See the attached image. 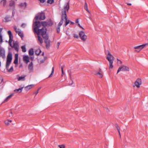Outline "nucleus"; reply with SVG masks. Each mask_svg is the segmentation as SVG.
I'll use <instances>...</instances> for the list:
<instances>
[{"instance_id": "nucleus-48", "label": "nucleus", "mask_w": 148, "mask_h": 148, "mask_svg": "<svg viewBox=\"0 0 148 148\" xmlns=\"http://www.w3.org/2000/svg\"><path fill=\"white\" fill-rule=\"evenodd\" d=\"M12 16H14V14H15V12L14 10H13L12 12Z\"/></svg>"}, {"instance_id": "nucleus-50", "label": "nucleus", "mask_w": 148, "mask_h": 148, "mask_svg": "<svg viewBox=\"0 0 148 148\" xmlns=\"http://www.w3.org/2000/svg\"><path fill=\"white\" fill-rule=\"evenodd\" d=\"M127 5H132V4L131 3H127Z\"/></svg>"}, {"instance_id": "nucleus-31", "label": "nucleus", "mask_w": 148, "mask_h": 148, "mask_svg": "<svg viewBox=\"0 0 148 148\" xmlns=\"http://www.w3.org/2000/svg\"><path fill=\"white\" fill-rule=\"evenodd\" d=\"M9 122L11 123L12 122V121L10 120L5 121V123L6 125H8L9 124Z\"/></svg>"}, {"instance_id": "nucleus-19", "label": "nucleus", "mask_w": 148, "mask_h": 148, "mask_svg": "<svg viewBox=\"0 0 148 148\" xmlns=\"http://www.w3.org/2000/svg\"><path fill=\"white\" fill-rule=\"evenodd\" d=\"M26 76V75H23V76H21L19 77L18 78V81L22 80L24 81L25 79V77Z\"/></svg>"}, {"instance_id": "nucleus-11", "label": "nucleus", "mask_w": 148, "mask_h": 148, "mask_svg": "<svg viewBox=\"0 0 148 148\" xmlns=\"http://www.w3.org/2000/svg\"><path fill=\"white\" fill-rule=\"evenodd\" d=\"M28 69L29 72L31 73L33 72L34 68L32 62H31L29 64L28 67Z\"/></svg>"}, {"instance_id": "nucleus-24", "label": "nucleus", "mask_w": 148, "mask_h": 148, "mask_svg": "<svg viewBox=\"0 0 148 148\" xmlns=\"http://www.w3.org/2000/svg\"><path fill=\"white\" fill-rule=\"evenodd\" d=\"M23 88V87H22L21 88H20L18 89H16L14 90V91L16 92V93L17 92H21L22 91V89Z\"/></svg>"}, {"instance_id": "nucleus-34", "label": "nucleus", "mask_w": 148, "mask_h": 148, "mask_svg": "<svg viewBox=\"0 0 148 148\" xmlns=\"http://www.w3.org/2000/svg\"><path fill=\"white\" fill-rule=\"evenodd\" d=\"M41 51L40 49H38L36 51V53L38 55H39Z\"/></svg>"}, {"instance_id": "nucleus-18", "label": "nucleus", "mask_w": 148, "mask_h": 148, "mask_svg": "<svg viewBox=\"0 0 148 148\" xmlns=\"http://www.w3.org/2000/svg\"><path fill=\"white\" fill-rule=\"evenodd\" d=\"M6 115L8 117H12L13 116L12 112L10 110L9 111L6 112Z\"/></svg>"}, {"instance_id": "nucleus-12", "label": "nucleus", "mask_w": 148, "mask_h": 148, "mask_svg": "<svg viewBox=\"0 0 148 148\" xmlns=\"http://www.w3.org/2000/svg\"><path fill=\"white\" fill-rule=\"evenodd\" d=\"M63 21H62V19L61 20L60 22L58 24V27L57 28V32L58 33H59L60 32V27L61 25L63 23Z\"/></svg>"}, {"instance_id": "nucleus-21", "label": "nucleus", "mask_w": 148, "mask_h": 148, "mask_svg": "<svg viewBox=\"0 0 148 148\" xmlns=\"http://www.w3.org/2000/svg\"><path fill=\"white\" fill-rule=\"evenodd\" d=\"M38 40L40 42V43L41 44H42L43 42V40L42 38L39 35H38Z\"/></svg>"}, {"instance_id": "nucleus-23", "label": "nucleus", "mask_w": 148, "mask_h": 148, "mask_svg": "<svg viewBox=\"0 0 148 148\" xmlns=\"http://www.w3.org/2000/svg\"><path fill=\"white\" fill-rule=\"evenodd\" d=\"M96 74L98 75L99 77H100L102 78L103 77L102 72L101 71L100 69V71L97 73Z\"/></svg>"}, {"instance_id": "nucleus-14", "label": "nucleus", "mask_w": 148, "mask_h": 148, "mask_svg": "<svg viewBox=\"0 0 148 148\" xmlns=\"http://www.w3.org/2000/svg\"><path fill=\"white\" fill-rule=\"evenodd\" d=\"M45 39V42L46 44V47L47 48H48L50 47V40H48V38L47 39Z\"/></svg>"}, {"instance_id": "nucleus-3", "label": "nucleus", "mask_w": 148, "mask_h": 148, "mask_svg": "<svg viewBox=\"0 0 148 148\" xmlns=\"http://www.w3.org/2000/svg\"><path fill=\"white\" fill-rule=\"evenodd\" d=\"M8 34L9 35V45L12 48H14V50L17 52H18L19 48V46L18 42H15L14 43L13 46L12 45V43L13 41V36L11 31L10 30L8 31Z\"/></svg>"}, {"instance_id": "nucleus-42", "label": "nucleus", "mask_w": 148, "mask_h": 148, "mask_svg": "<svg viewBox=\"0 0 148 148\" xmlns=\"http://www.w3.org/2000/svg\"><path fill=\"white\" fill-rule=\"evenodd\" d=\"M59 147L60 148H64V145H59Z\"/></svg>"}, {"instance_id": "nucleus-38", "label": "nucleus", "mask_w": 148, "mask_h": 148, "mask_svg": "<svg viewBox=\"0 0 148 148\" xmlns=\"http://www.w3.org/2000/svg\"><path fill=\"white\" fill-rule=\"evenodd\" d=\"M117 63L118 64H122V62L121 60H119L118 59H117Z\"/></svg>"}, {"instance_id": "nucleus-47", "label": "nucleus", "mask_w": 148, "mask_h": 148, "mask_svg": "<svg viewBox=\"0 0 148 148\" xmlns=\"http://www.w3.org/2000/svg\"><path fill=\"white\" fill-rule=\"evenodd\" d=\"M78 25L79 27H81L83 29H84L81 26V25L79 23H78Z\"/></svg>"}, {"instance_id": "nucleus-15", "label": "nucleus", "mask_w": 148, "mask_h": 148, "mask_svg": "<svg viewBox=\"0 0 148 148\" xmlns=\"http://www.w3.org/2000/svg\"><path fill=\"white\" fill-rule=\"evenodd\" d=\"M18 54L17 53L15 54V59L14 62V63L15 64H18Z\"/></svg>"}, {"instance_id": "nucleus-10", "label": "nucleus", "mask_w": 148, "mask_h": 148, "mask_svg": "<svg viewBox=\"0 0 148 148\" xmlns=\"http://www.w3.org/2000/svg\"><path fill=\"white\" fill-rule=\"evenodd\" d=\"M141 84V80L140 78L137 79L135 82L134 84L137 88H139L140 85Z\"/></svg>"}, {"instance_id": "nucleus-16", "label": "nucleus", "mask_w": 148, "mask_h": 148, "mask_svg": "<svg viewBox=\"0 0 148 148\" xmlns=\"http://www.w3.org/2000/svg\"><path fill=\"white\" fill-rule=\"evenodd\" d=\"M34 86V84H30L28 85L25 88V89L27 91L31 89Z\"/></svg>"}, {"instance_id": "nucleus-46", "label": "nucleus", "mask_w": 148, "mask_h": 148, "mask_svg": "<svg viewBox=\"0 0 148 148\" xmlns=\"http://www.w3.org/2000/svg\"><path fill=\"white\" fill-rule=\"evenodd\" d=\"M57 47L58 48H59V45H60V42H58L57 43Z\"/></svg>"}, {"instance_id": "nucleus-29", "label": "nucleus", "mask_w": 148, "mask_h": 148, "mask_svg": "<svg viewBox=\"0 0 148 148\" xmlns=\"http://www.w3.org/2000/svg\"><path fill=\"white\" fill-rule=\"evenodd\" d=\"M14 3L15 2L14 1H11L10 3V6H13L14 5Z\"/></svg>"}, {"instance_id": "nucleus-52", "label": "nucleus", "mask_w": 148, "mask_h": 148, "mask_svg": "<svg viewBox=\"0 0 148 148\" xmlns=\"http://www.w3.org/2000/svg\"><path fill=\"white\" fill-rule=\"evenodd\" d=\"M44 55V53H42V55L43 56Z\"/></svg>"}, {"instance_id": "nucleus-39", "label": "nucleus", "mask_w": 148, "mask_h": 148, "mask_svg": "<svg viewBox=\"0 0 148 148\" xmlns=\"http://www.w3.org/2000/svg\"><path fill=\"white\" fill-rule=\"evenodd\" d=\"M26 26V24L25 23H22L21 25V27L23 28H25Z\"/></svg>"}, {"instance_id": "nucleus-51", "label": "nucleus", "mask_w": 148, "mask_h": 148, "mask_svg": "<svg viewBox=\"0 0 148 148\" xmlns=\"http://www.w3.org/2000/svg\"><path fill=\"white\" fill-rule=\"evenodd\" d=\"M78 22H79V21H78V19H77V20H76V23H78H78H78Z\"/></svg>"}, {"instance_id": "nucleus-37", "label": "nucleus", "mask_w": 148, "mask_h": 148, "mask_svg": "<svg viewBox=\"0 0 148 148\" xmlns=\"http://www.w3.org/2000/svg\"><path fill=\"white\" fill-rule=\"evenodd\" d=\"M3 42L2 36L0 35V43H2Z\"/></svg>"}, {"instance_id": "nucleus-5", "label": "nucleus", "mask_w": 148, "mask_h": 148, "mask_svg": "<svg viewBox=\"0 0 148 148\" xmlns=\"http://www.w3.org/2000/svg\"><path fill=\"white\" fill-rule=\"evenodd\" d=\"M106 59L108 61L109 63V68L110 69H112L113 67V63L114 60V57L109 51L108 52Z\"/></svg>"}, {"instance_id": "nucleus-26", "label": "nucleus", "mask_w": 148, "mask_h": 148, "mask_svg": "<svg viewBox=\"0 0 148 148\" xmlns=\"http://www.w3.org/2000/svg\"><path fill=\"white\" fill-rule=\"evenodd\" d=\"M115 126L120 136V137H121V135L120 133V128L119 127V126L117 124H115Z\"/></svg>"}, {"instance_id": "nucleus-30", "label": "nucleus", "mask_w": 148, "mask_h": 148, "mask_svg": "<svg viewBox=\"0 0 148 148\" xmlns=\"http://www.w3.org/2000/svg\"><path fill=\"white\" fill-rule=\"evenodd\" d=\"M21 48L23 52H25L26 51L25 47V46H22Z\"/></svg>"}, {"instance_id": "nucleus-7", "label": "nucleus", "mask_w": 148, "mask_h": 148, "mask_svg": "<svg viewBox=\"0 0 148 148\" xmlns=\"http://www.w3.org/2000/svg\"><path fill=\"white\" fill-rule=\"evenodd\" d=\"M129 68L127 66L122 65L119 68L117 73H118L120 71H129Z\"/></svg>"}, {"instance_id": "nucleus-28", "label": "nucleus", "mask_w": 148, "mask_h": 148, "mask_svg": "<svg viewBox=\"0 0 148 148\" xmlns=\"http://www.w3.org/2000/svg\"><path fill=\"white\" fill-rule=\"evenodd\" d=\"M19 6L21 7H26V3L24 2V3H21L19 4Z\"/></svg>"}, {"instance_id": "nucleus-43", "label": "nucleus", "mask_w": 148, "mask_h": 148, "mask_svg": "<svg viewBox=\"0 0 148 148\" xmlns=\"http://www.w3.org/2000/svg\"><path fill=\"white\" fill-rule=\"evenodd\" d=\"M40 89H38L36 92H34V94H35L36 95L38 93V91Z\"/></svg>"}, {"instance_id": "nucleus-2", "label": "nucleus", "mask_w": 148, "mask_h": 148, "mask_svg": "<svg viewBox=\"0 0 148 148\" xmlns=\"http://www.w3.org/2000/svg\"><path fill=\"white\" fill-rule=\"evenodd\" d=\"M69 8V6L68 3H66L64 7V8L62 11V15L61 16V19L62 21L65 19V24L64 25L66 27L68 24L73 25L74 24L73 22H72L69 20L67 19V16L66 14V10L68 11Z\"/></svg>"}, {"instance_id": "nucleus-25", "label": "nucleus", "mask_w": 148, "mask_h": 148, "mask_svg": "<svg viewBox=\"0 0 148 148\" xmlns=\"http://www.w3.org/2000/svg\"><path fill=\"white\" fill-rule=\"evenodd\" d=\"M33 49L32 48H31L29 51V54L30 56H32L34 54Z\"/></svg>"}, {"instance_id": "nucleus-35", "label": "nucleus", "mask_w": 148, "mask_h": 148, "mask_svg": "<svg viewBox=\"0 0 148 148\" xmlns=\"http://www.w3.org/2000/svg\"><path fill=\"white\" fill-rule=\"evenodd\" d=\"M5 19L6 21L7 22L9 21L10 20V17L8 16H6L5 17Z\"/></svg>"}, {"instance_id": "nucleus-40", "label": "nucleus", "mask_w": 148, "mask_h": 148, "mask_svg": "<svg viewBox=\"0 0 148 148\" xmlns=\"http://www.w3.org/2000/svg\"><path fill=\"white\" fill-rule=\"evenodd\" d=\"M1 2L3 3L4 5H5L6 3V0H2Z\"/></svg>"}, {"instance_id": "nucleus-22", "label": "nucleus", "mask_w": 148, "mask_h": 148, "mask_svg": "<svg viewBox=\"0 0 148 148\" xmlns=\"http://www.w3.org/2000/svg\"><path fill=\"white\" fill-rule=\"evenodd\" d=\"M84 8L87 12L88 13H89V14L90 13V12L88 9L87 5L86 2L85 3V5H84Z\"/></svg>"}, {"instance_id": "nucleus-36", "label": "nucleus", "mask_w": 148, "mask_h": 148, "mask_svg": "<svg viewBox=\"0 0 148 148\" xmlns=\"http://www.w3.org/2000/svg\"><path fill=\"white\" fill-rule=\"evenodd\" d=\"M73 37L75 38H79V36L77 34H73Z\"/></svg>"}, {"instance_id": "nucleus-41", "label": "nucleus", "mask_w": 148, "mask_h": 148, "mask_svg": "<svg viewBox=\"0 0 148 148\" xmlns=\"http://www.w3.org/2000/svg\"><path fill=\"white\" fill-rule=\"evenodd\" d=\"M13 28L16 32L18 31V29L17 28V27H16V26H14L13 27Z\"/></svg>"}, {"instance_id": "nucleus-13", "label": "nucleus", "mask_w": 148, "mask_h": 148, "mask_svg": "<svg viewBox=\"0 0 148 148\" xmlns=\"http://www.w3.org/2000/svg\"><path fill=\"white\" fill-rule=\"evenodd\" d=\"M17 33L18 35L20 36L22 39H23L24 37V35L23 32L21 31L19 29H18V31L16 32Z\"/></svg>"}, {"instance_id": "nucleus-27", "label": "nucleus", "mask_w": 148, "mask_h": 148, "mask_svg": "<svg viewBox=\"0 0 148 148\" xmlns=\"http://www.w3.org/2000/svg\"><path fill=\"white\" fill-rule=\"evenodd\" d=\"M13 95H14V94H11V95L8 96L4 100V101H7L11 97H12Z\"/></svg>"}, {"instance_id": "nucleus-17", "label": "nucleus", "mask_w": 148, "mask_h": 148, "mask_svg": "<svg viewBox=\"0 0 148 148\" xmlns=\"http://www.w3.org/2000/svg\"><path fill=\"white\" fill-rule=\"evenodd\" d=\"M23 60L27 63L29 62V57L27 56H25L23 57Z\"/></svg>"}, {"instance_id": "nucleus-33", "label": "nucleus", "mask_w": 148, "mask_h": 148, "mask_svg": "<svg viewBox=\"0 0 148 148\" xmlns=\"http://www.w3.org/2000/svg\"><path fill=\"white\" fill-rule=\"evenodd\" d=\"M54 72V67H53L52 68V72L51 74L49 76V77H51L52 76V75L53 74Z\"/></svg>"}, {"instance_id": "nucleus-1", "label": "nucleus", "mask_w": 148, "mask_h": 148, "mask_svg": "<svg viewBox=\"0 0 148 148\" xmlns=\"http://www.w3.org/2000/svg\"><path fill=\"white\" fill-rule=\"evenodd\" d=\"M35 23L36 26L34 28L35 32L37 35L40 34L44 39H47L49 38V36L46 33L47 29L45 27L42 28L41 29H39L41 24L40 22L36 21Z\"/></svg>"}, {"instance_id": "nucleus-45", "label": "nucleus", "mask_w": 148, "mask_h": 148, "mask_svg": "<svg viewBox=\"0 0 148 148\" xmlns=\"http://www.w3.org/2000/svg\"><path fill=\"white\" fill-rule=\"evenodd\" d=\"M61 69H62V75L64 74V71L63 69V67L62 66L61 67Z\"/></svg>"}, {"instance_id": "nucleus-8", "label": "nucleus", "mask_w": 148, "mask_h": 148, "mask_svg": "<svg viewBox=\"0 0 148 148\" xmlns=\"http://www.w3.org/2000/svg\"><path fill=\"white\" fill-rule=\"evenodd\" d=\"M79 35L82 41H85L87 39V36L83 31H80L79 32Z\"/></svg>"}, {"instance_id": "nucleus-49", "label": "nucleus", "mask_w": 148, "mask_h": 148, "mask_svg": "<svg viewBox=\"0 0 148 148\" xmlns=\"http://www.w3.org/2000/svg\"><path fill=\"white\" fill-rule=\"evenodd\" d=\"M3 28H0V35H2L1 34V32H2V30H3Z\"/></svg>"}, {"instance_id": "nucleus-20", "label": "nucleus", "mask_w": 148, "mask_h": 148, "mask_svg": "<svg viewBox=\"0 0 148 148\" xmlns=\"http://www.w3.org/2000/svg\"><path fill=\"white\" fill-rule=\"evenodd\" d=\"M41 25L43 26L42 28L45 27L47 29L46 27L48 23L45 21L42 22L41 23Z\"/></svg>"}, {"instance_id": "nucleus-9", "label": "nucleus", "mask_w": 148, "mask_h": 148, "mask_svg": "<svg viewBox=\"0 0 148 148\" xmlns=\"http://www.w3.org/2000/svg\"><path fill=\"white\" fill-rule=\"evenodd\" d=\"M148 45V44H143L141 45H140L139 46H136L134 47V48L136 49H137L139 50V51H138L136 50H135V52H138L139 51L141 50L143 48H144L146 46Z\"/></svg>"}, {"instance_id": "nucleus-32", "label": "nucleus", "mask_w": 148, "mask_h": 148, "mask_svg": "<svg viewBox=\"0 0 148 148\" xmlns=\"http://www.w3.org/2000/svg\"><path fill=\"white\" fill-rule=\"evenodd\" d=\"M54 2V0H47V3L50 4H52Z\"/></svg>"}, {"instance_id": "nucleus-4", "label": "nucleus", "mask_w": 148, "mask_h": 148, "mask_svg": "<svg viewBox=\"0 0 148 148\" xmlns=\"http://www.w3.org/2000/svg\"><path fill=\"white\" fill-rule=\"evenodd\" d=\"M12 59V53H8L7 57V61L6 65V68L9 72H12L13 71V67L11 66L10 69L9 67L10 64Z\"/></svg>"}, {"instance_id": "nucleus-44", "label": "nucleus", "mask_w": 148, "mask_h": 148, "mask_svg": "<svg viewBox=\"0 0 148 148\" xmlns=\"http://www.w3.org/2000/svg\"><path fill=\"white\" fill-rule=\"evenodd\" d=\"M40 2H41V3H44L45 1V0H39Z\"/></svg>"}, {"instance_id": "nucleus-6", "label": "nucleus", "mask_w": 148, "mask_h": 148, "mask_svg": "<svg viewBox=\"0 0 148 148\" xmlns=\"http://www.w3.org/2000/svg\"><path fill=\"white\" fill-rule=\"evenodd\" d=\"M45 18V14L43 12L39 13L35 17V18L36 20H38V18L40 20H44Z\"/></svg>"}]
</instances>
